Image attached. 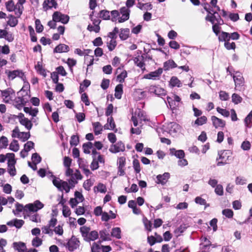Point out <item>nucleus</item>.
Here are the masks:
<instances>
[{"mask_svg": "<svg viewBox=\"0 0 252 252\" xmlns=\"http://www.w3.org/2000/svg\"><path fill=\"white\" fill-rule=\"evenodd\" d=\"M44 207V204L39 200L35 201L33 203H29L25 206L23 204L17 202L15 204V210H13L12 212L15 216H18L22 211L28 212H36Z\"/></svg>", "mask_w": 252, "mask_h": 252, "instance_id": "obj_1", "label": "nucleus"}, {"mask_svg": "<svg viewBox=\"0 0 252 252\" xmlns=\"http://www.w3.org/2000/svg\"><path fill=\"white\" fill-rule=\"evenodd\" d=\"M80 232L84 240L88 242L94 241L98 238V233L96 230L90 231V227L83 226L80 228Z\"/></svg>", "mask_w": 252, "mask_h": 252, "instance_id": "obj_2", "label": "nucleus"}, {"mask_svg": "<svg viewBox=\"0 0 252 252\" xmlns=\"http://www.w3.org/2000/svg\"><path fill=\"white\" fill-rule=\"evenodd\" d=\"M5 7L8 12H15V14L16 17L19 18L21 16L23 13V11L24 10V7L21 6L20 7L17 6L16 4H15V3L13 0H9L5 2Z\"/></svg>", "mask_w": 252, "mask_h": 252, "instance_id": "obj_3", "label": "nucleus"}, {"mask_svg": "<svg viewBox=\"0 0 252 252\" xmlns=\"http://www.w3.org/2000/svg\"><path fill=\"white\" fill-rule=\"evenodd\" d=\"M211 13L208 14L206 16L205 20L210 22L212 24H217L223 25L224 24L223 20L221 19L218 12L214 11V9H211Z\"/></svg>", "mask_w": 252, "mask_h": 252, "instance_id": "obj_4", "label": "nucleus"}, {"mask_svg": "<svg viewBox=\"0 0 252 252\" xmlns=\"http://www.w3.org/2000/svg\"><path fill=\"white\" fill-rule=\"evenodd\" d=\"M18 96L14 99V103L16 104H26L28 101V99L30 95L28 94V92L26 91L24 88H22L20 91L17 93Z\"/></svg>", "mask_w": 252, "mask_h": 252, "instance_id": "obj_5", "label": "nucleus"}, {"mask_svg": "<svg viewBox=\"0 0 252 252\" xmlns=\"http://www.w3.org/2000/svg\"><path fill=\"white\" fill-rule=\"evenodd\" d=\"M52 18L55 22H61L63 24H67L69 20V17L67 15L59 11H56L53 13Z\"/></svg>", "mask_w": 252, "mask_h": 252, "instance_id": "obj_6", "label": "nucleus"}, {"mask_svg": "<svg viewBox=\"0 0 252 252\" xmlns=\"http://www.w3.org/2000/svg\"><path fill=\"white\" fill-rule=\"evenodd\" d=\"M230 154L229 151H220L218 153L219 158H217V160L221 159L220 161H218L217 163V166L224 165L227 163V161L229 160V156L228 154Z\"/></svg>", "mask_w": 252, "mask_h": 252, "instance_id": "obj_7", "label": "nucleus"}, {"mask_svg": "<svg viewBox=\"0 0 252 252\" xmlns=\"http://www.w3.org/2000/svg\"><path fill=\"white\" fill-rule=\"evenodd\" d=\"M12 247L15 251L18 252H27V248L24 243L19 242H14L12 244ZM27 252H37V250L35 249H31Z\"/></svg>", "mask_w": 252, "mask_h": 252, "instance_id": "obj_8", "label": "nucleus"}, {"mask_svg": "<svg viewBox=\"0 0 252 252\" xmlns=\"http://www.w3.org/2000/svg\"><path fill=\"white\" fill-rule=\"evenodd\" d=\"M146 89L150 93L154 94L158 96L166 95V91L159 86L151 85Z\"/></svg>", "mask_w": 252, "mask_h": 252, "instance_id": "obj_9", "label": "nucleus"}, {"mask_svg": "<svg viewBox=\"0 0 252 252\" xmlns=\"http://www.w3.org/2000/svg\"><path fill=\"white\" fill-rule=\"evenodd\" d=\"M112 153H117L124 152L125 150V144L121 141H118L116 144H113L109 149Z\"/></svg>", "mask_w": 252, "mask_h": 252, "instance_id": "obj_10", "label": "nucleus"}, {"mask_svg": "<svg viewBox=\"0 0 252 252\" xmlns=\"http://www.w3.org/2000/svg\"><path fill=\"white\" fill-rule=\"evenodd\" d=\"M80 242L77 238L72 236L66 245V248L69 251H73L79 246Z\"/></svg>", "mask_w": 252, "mask_h": 252, "instance_id": "obj_11", "label": "nucleus"}, {"mask_svg": "<svg viewBox=\"0 0 252 252\" xmlns=\"http://www.w3.org/2000/svg\"><path fill=\"white\" fill-rule=\"evenodd\" d=\"M163 69L158 68L155 71H152L149 73L146 74L144 76V78L147 79L157 80L159 79L160 75L162 73Z\"/></svg>", "mask_w": 252, "mask_h": 252, "instance_id": "obj_12", "label": "nucleus"}, {"mask_svg": "<svg viewBox=\"0 0 252 252\" xmlns=\"http://www.w3.org/2000/svg\"><path fill=\"white\" fill-rule=\"evenodd\" d=\"M120 12L122 16L118 18L119 23H122L129 19L130 10L126 7H123L120 9Z\"/></svg>", "mask_w": 252, "mask_h": 252, "instance_id": "obj_13", "label": "nucleus"}, {"mask_svg": "<svg viewBox=\"0 0 252 252\" xmlns=\"http://www.w3.org/2000/svg\"><path fill=\"white\" fill-rule=\"evenodd\" d=\"M232 76L236 88L243 86L244 79L240 72H236V75Z\"/></svg>", "mask_w": 252, "mask_h": 252, "instance_id": "obj_14", "label": "nucleus"}, {"mask_svg": "<svg viewBox=\"0 0 252 252\" xmlns=\"http://www.w3.org/2000/svg\"><path fill=\"white\" fill-rule=\"evenodd\" d=\"M134 64L140 68L142 70L145 69V63H144V57L142 55L138 56L133 58Z\"/></svg>", "mask_w": 252, "mask_h": 252, "instance_id": "obj_15", "label": "nucleus"}, {"mask_svg": "<svg viewBox=\"0 0 252 252\" xmlns=\"http://www.w3.org/2000/svg\"><path fill=\"white\" fill-rule=\"evenodd\" d=\"M170 178V174L168 172H165L162 175H158L157 176V184H160L162 185H165Z\"/></svg>", "mask_w": 252, "mask_h": 252, "instance_id": "obj_16", "label": "nucleus"}, {"mask_svg": "<svg viewBox=\"0 0 252 252\" xmlns=\"http://www.w3.org/2000/svg\"><path fill=\"white\" fill-rule=\"evenodd\" d=\"M58 4L55 0H45L43 3V8L47 10L52 7L56 9Z\"/></svg>", "mask_w": 252, "mask_h": 252, "instance_id": "obj_17", "label": "nucleus"}, {"mask_svg": "<svg viewBox=\"0 0 252 252\" xmlns=\"http://www.w3.org/2000/svg\"><path fill=\"white\" fill-rule=\"evenodd\" d=\"M211 120L213 122V126L216 127L218 128L219 127H224L225 125V121L217 118L215 116H213L211 117Z\"/></svg>", "mask_w": 252, "mask_h": 252, "instance_id": "obj_18", "label": "nucleus"}, {"mask_svg": "<svg viewBox=\"0 0 252 252\" xmlns=\"http://www.w3.org/2000/svg\"><path fill=\"white\" fill-rule=\"evenodd\" d=\"M69 51V47L64 44H60L54 49V53H65Z\"/></svg>", "mask_w": 252, "mask_h": 252, "instance_id": "obj_19", "label": "nucleus"}, {"mask_svg": "<svg viewBox=\"0 0 252 252\" xmlns=\"http://www.w3.org/2000/svg\"><path fill=\"white\" fill-rule=\"evenodd\" d=\"M22 70H14L13 71H9L6 70L5 73L7 75L8 78L10 80H13L16 77H19L20 74H21Z\"/></svg>", "mask_w": 252, "mask_h": 252, "instance_id": "obj_20", "label": "nucleus"}, {"mask_svg": "<svg viewBox=\"0 0 252 252\" xmlns=\"http://www.w3.org/2000/svg\"><path fill=\"white\" fill-rule=\"evenodd\" d=\"M177 67V65L173 60H169L164 63L163 68L162 69L164 71H167Z\"/></svg>", "mask_w": 252, "mask_h": 252, "instance_id": "obj_21", "label": "nucleus"}, {"mask_svg": "<svg viewBox=\"0 0 252 252\" xmlns=\"http://www.w3.org/2000/svg\"><path fill=\"white\" fill-rule=\"evenodd\" d=\"M167 128L169 133H177L180 128L179 125L175 122H171L168 125Z\"/></svg>", "mask_w": 252, "mask_h": 252, "instance_id": "obj_22", "label": "nucleus"}, {"mask_svg": "<svg viewBox=\"0 0 252 252\" xmlns=\"http://www.w3.org/2000/svg\"><path fill=\"white\" fill-rule=\"evenodd\" d=\"M170 153L172 156H175L176 158L182 159L185 157L184 151L182 150H176L174 148L170 149Z\"/></svg>", "mask_w": 252, "mask_h": 252, "instance_id": "obj_23", "label": "nucleus"}, {"mask_svg": "<svg viewBox=\"0 0 252 252\" xmlns=\"http://www.w3.org/2000/svg\"><path fill=\"white\" fill-rule=\"evenodd\" d=\"M100 238L102 241H107L110 239L109 230L104 229L99 231Z\"/></svg>", "mask_w": 252, "mask_h": 252, "instance_id": "obj_24", "label": "nucleus"}, {"mask_svg": "<svg viewBox=\"0 0 252 252\" xmlns=\"http://www.w3.org/2000/svg\"><path fill=\"white\" fill-rule=\"evenodd\" d=\"M123 86L120 84L116 86L115 89V96L118 99H121L123 93Z\"/></svg>", "mask_w": 252, "mask_h": 252, "instance_id": "obj_25", "label": "nucleus"}, {"mask_svg": "<svg viewBox=\"0 0 252 252\" xmlns=\"http://www.w3.org/2000/svg\"><path fill=\"white\" fill-rule=\"evenodd\" d=\"M16 163V161H13L11 163H7L8 169L7 171L8 173L11 176H14L16 174V170L15 167V165Z\"/></svg>", "mask_w": 252, "mask_h": 252, "instance_id": "obj_26", "label": "nucleus"}, {"mask_svg": "<svg viewBox=\"0 0 252 252\" xmlns=\"http://www.w3.org/2000/svg\"><path fill=\"white\" fill-rule=\"evenodd\" d=\"M129 29L128 28L121 29L119 37L122 40H126L129 37Z\"/></svg>", "mask_w": 252, "mask_h": 252, "instance_id": "obj_27", "label": "nucleus"}, {"mask_svg": "<svg viewBox=\"0 0 252 252\" xmlns=\"http://www.w3.org/2000/svg\"><path fill=\"white\" fill-rule=\"evenodd\" d=\"M219 41L223 42H228L230 40V33L228 32H221L220 34L219 35Z\"/></svg>", "mask_w": 252, "mask_h": 252, "instance_id": "obj_28", "label": "nucleus"}, {"mask_svg": "<svg viewBox=\"0 0 252 252\" xmlns=\"http://www.w3.org/2000/svg\"><path fill=\"white\" fill-rule=\"evenodd\" d=\"M93 126L95 135H97L100 134L102 130L100 123L99 122H94L93 123Z\"/></svg>", "mask_w": 252, "mask_h": 252, "instance_id": "obj_29", "label": "nucleus"}, {"mask_svg": "<svg viewBox=\"0 0 252 252\" xmlns=\"http://www.w3.org/2000/svg\"><path fill=\"white\" fill-rule=\"evenodd\" d=\"M115 124L112 117H109L107 119V124L105 125L104 127L105 129H114L115 127Z\"/></svg>", "mask_w": 252, "mask_h": 252, "instance_id": "obj_30", "label": "nucleus"}, {"mask_svg": "<svg viewBox=\"0 0 252 252\" xmlns=\"http://www.w3.org/2000/svg\"><path fill=\"white\" fill-rule=\"evenodd\" d=\"M9 20L7 21V24L11 27H15L18 23V21L17 19V17H15L12 15H9Z\"/></svg>", "mask_w": 252, "mask_h": 252, "instance_id": "obj_31", "label": "nucleus"}, {"mask_svg": "<svg viewBox=\"0 0 252 252\" xmlns=\"http://www.w3.org/2000/svg\"><path fill=\"white\" fill-rule=\"evenodd\" d=\"M20 123L25 126V127L28 130H30L32 126V122L28 118H24L23 120L20 121Z\"/></svg>", "mask_w": 252, "mask_h": 252, "instance_id": "obj_32", "label": "nucleus"}, {"mask_svg": "<svg viewBox=\"0 0 252 252\" xmlns=\"http://www.w3.org/2000/svg\"><path fill=\"white\" fill-rule=\"evenodd\" d=\"M170 84L172 87L176 86L181 87L182 86L181 81L176 76H173L171 77L170 81Z\"/></svg>", "mask_w": 252, "mask_h": 252, "instance_id": "obj_33", "label": "nucleus"}, {"mask_svg": "<svg viewBox=\"0 0 252 252\" xmlns=\"http://www.w3.org/2000/svg\"><path fill=\"white\" fill-rule=\"evenodd\" d=\"M93 148V144L91 142L84 143L82 146L83 152L85 154H89L91 153L90 150Z\"/></svg>", "mask_w": 252, "mask_h": 252, "instance_id": "obj_34", "label": "nucleus"}, {"mask_svg": "<svg viewBox=\"0 0 252 252\" xmlns=\"http://www.w3.org/2000/svg\"><path fill=\"white\" fill-rule=\"evenodd\" d=\"M99 16L103 20H109L110 19V12L107 10H102L99 13Z\"/></svg>", "mask_w": 252, "mask_h": 252, "instance_id": "obj_35", "label": "nucleus"}, {"mask_svg": "<svg viewBox=\"0 0 252 252\" xmlns=\"http://www.w3.org/2000/svg\"><path fill=\"white\" fill-rule=\"evenodd\" d=\"M111 236L117 239L121 238V230L120 227H114L112 229Z\"/></svg>", "mask_w": 252, "mask_h": 252, "instance_id": "obj_36", "label": "nucleus"}, {"mask_svg": "<svg viewBox=\"0 0 252 252\" xmlns=\"http://www.w3.org/2000/svg\"><path fill=\"white\" fill-rule=\"evenodd\" d=\"M30 132H20L19 135H17V137L20 139L23 142H25L30 138Z\"/></svg>", "mask_w": 252, "mask_h": 252, "instance_id": "obj_37", "label": "nucleus"}, {"mask_svg": "<svg viewBox=\"0 0 252 252\" xmlns=\"http://www.w3.org/2000/svg\"><path fill=\"white\" fill-rule=\"evenodd\" d=\"M9 149L15 152H16L19 150V145L17 140H13L9 145Z\"/></svg>", "mask_w": 252, "mask_h": 252, "instance_id": "obj_38", "label": "nucleus"}, {"mask_svg": "<svg viewBox=\"0 0 252 252\" xmlns=\"http://www.w3.org/2000/svg\"><path fill=\"white\" fill-rule=\"evenodd\" d=\"M252 113L251 112H250L244 120L245 126L247 127L250 128L252 127Z\"/></svg>", "mask_w": 252, "mask_h": 252, "instance_id": "obj_39", "label": "nucleus"}, {"mask_svg": "<svg viewBox=\"0 0 252 252\" xmlns=\"http://www.w3.org/2000/svg\"><path fill=\"white\" fill-rule=\"evenodd\" d=\"M101 246L100 241L99 243L94 242L91 246V252H99V251L102 249Z\"/></svg>", "mask_w": 252, "mask_h": 252, "instance_id": "obj_40", "label": "nucleus"}, {"mask_svg": "<svg viewBox=\"0 0 252 252\" xmlns=\"http://www.w3.org/2000/svg\"><path fill=\"white\" fill-rule=\"evenodd\" d=\"M127 73L126 70H124L117 77V80L120 83H123L125 81V79L127 77Z\"/></svg>", "mask_w": 252, "mask_h": 252, "instance_id": "obj_41", "label": "nucleus"}, {"mask_svg": "<svg viewBox=\"0 0 252 252\" xmlns=\"http://www.w3.org/2000/svg\"><path fill=\"white\" fill-rule=\"evenodd\" d=\"M94 59L93 56H87L85 57V63L87 64V71L88 70V67L92 66L94 64Z\"/></svg>", "mask_w": 252, "mask_h": 252, "instance_id": "obj_42", "label": "nucleus"}, {"mask_svg": "<svg viewBox=\"0 0 252 252\" xmlns=\"http://www.w3.org/2000/svg\"><path fill=\"white\" fill-rule=\"evenodd\" d=\"M37 71L44 77L46 76V72L45 69L42 67L41 64H40L39 62H38L37 65L35 66Z\"/></svg>", "mask_w": 252, "mask_h": 252, "instance_id": "obj_43", "label": "nucleus"}, {"mask_svg": "<svg viewBox=\"0 0 252 252\" xmlns=\"http://www.w3.org/2000/svg\"><path fill=\"white\" fill-rule=\"evenodd\" d=\"M72 188L67 182L63 181L61 185V190H60L63 191L64 190L66 193H68L69 192L70 189Z\"/></svg>", "mask_w": 252, "mask_h": 252, "instance_id": "obj_44", "label": "nucleus"}, {"mask_svg": "<svg viewBox=\"0 0 252 252\" xmlns=\"http://www.w3.org/2000/svg\"><path fill=\"white\" fill-rule=\"evenodd\" d=\"M207 117L205 116H201L200 118H198L195 121V124L198 126H201L205 124L207 122Z\"/></svg>", "mask_w": 252, "mask_h": 252, "instance_id": "obj_45", "label": "nucleus"}, {"mask_svg": "<svg viewBox=\"0 0 252 252\" xmlns=\"http://www.w3.org/2000/svg\"><path fill=\"white\" fill-rule=\"evenodd\" d=\"M35 25L36 32L38 33L41 32L43 30V26L41 24L40 20L36 19L35 21Z\"/></svg>", "mask_w": 252, "mask_h": 252, "instance_id": "obj_46", "label": "nucleus"}, {"mask_svg": "<svg viewBox=\"0 0 252 252\" xmlns=\"http://www.w3.org/2000/svg\"><path fill=\"white\" fill-rule=\"evenodd\" d=\"M8 139L4 136L0 138V146L1 148H6L8 146Z\"/></svg>", "mask_w": 252, "mask_h": 252, "instance_id": "obj_47", "label": "nucleus"}, {"mask_svg": "<svg viewBox=\"0 0 252 252\" xmlns=\"http://www.w3.org/2000/svg\"><path fill=\"white\" fill-rule=\"evenodd\" d=\"M32 159L33 163L37 164L41 162V158L37 153H35L32 155Z\"/></svg>", "mask_w": 252, "mask_h": 252, "instance_id": "obj_48", "label": "nucleus"}, {"mask_svg": "<svg viewBox=\"0 0 252 252\" xmlns=\"http://www.w3.org/2000/svg\"><path fill=\"white\" fill-rule=\"evenodd\" d=\"M222 214L227 218H232L233 216V212L229 209H225L222 210Z\"/></svg>", "mask_w": 252, "mask_h": 252, "instance_id": "obj_49", "label": "nucleus"}, {"mask_svg": "<svg viewBox=\"0 0 252 252\" xmlns=\"http://www.w3.org/2000/svg\"><path fill=\"white\" fill-rule=\"evenodd\" d=\"M133 167L136 173H139L140 172L141 168L138 160L134 159L133 160Z\"/></svg>", "mask_w": 252, "mask_h": 252, "instance_id": "obj_50", "label": "nucleus"}, {"mask_svg": "<svg viewBox=\"0 0 252 252\" xmlns=\"http://www.w3.org/2000/svg\"><path fill=\"white\" fill-rule=\"evenodd\" d=\"M63 181L60 180L59 178H57L54 177L53 180V184L59 190H61V185Z\"/></svg>", "mask_w": 252, "mask_h": 252, "instance_id": "obj_51", "label": "nucleus"}, {"mask_svg": "<svg viewBox=\"0 0 252 252\" xmlns=\"http://www.w3.org/2000/svg\"><path fill=\"white\" fill-rule=\"evenodd\" d=\"M79 142V137L77 135H73L71 137V139L70 141V144L71 146H77Z\"/></svg>", "mask_w": 252, "mask_h": 252, "instance_id": "obj_52", "label": "nucleus"}, {"mask_svg": "<svg viewBox=\"0 0 252 252\" xmlns=\"http://www.w3.org/2000/svg\"><path fill=\"white\" fill-rule=\"evenodd\" d=\"M195 201L197 204H199L201 205H205V208L209 206V205L208 204L206 203V201L205 199L201 198V197L197 196L195 199Z\"/></svg>", "mask_w": 252, "mask_h": 252, "instance_id": "obj_53", "label": "nucleus"}, {"mask_svg": "<svg viewBox=\"0 0 252 252\" xmlns=\"http://www.w3.org/2000/svg\"><path fill=\"white\" fill-rule=\"evenodd\" d=\"M215 193L220 196H222L223 194V189L221 185L219 184L216 187L215 189Z\"/></svg>", "mask_w": 252, "mask_h": 252, "instance_id": "obj_54", "label": "nucleus"}, {"mask_svg": "<svg viewBox=\"0 0 252 252\" xmlns=\"http://www.w3.org/2000/svg\"><path fill=\"white\" fill-rule=\"evenodd\" d=\"M217 111L218 113L221 114L223 116L225 117H228L229 116L230 113L229 112L225 109H222L220 107L217 108Z\"/></svg>", "mask_w": 252, "mask_h": 252, "instance_id": "obj_55", "label": "nucleus"}, {"mask_svg": "<svg viewBox=\"0 0 252 252\" xmlns=\"http://www.w3.org/2000/svg\"><path fill=\"white\" fill-rule=\"evenodd\" d=\"M242 100V97L236 94H233L232 95V101L235 104H238Z\"/></svg>", "mask_w": 252, "mask_h": 252, "instance_id": "obj_56", "label": "nucleus"}, {"mask_svg": "<svg viewBox=\"0 0 252 252\" xmlns=\"http://www.w3.org/2000/svg\"><path fill=\"white\" fill-rule=\"evenodd\" d=\"M71 214V211L69 207L66 205H63V216L66 218L70 216Z\"/></svg>", "mask_w": 252, "mask_h": 252, "instance_id": "obj_57", "label": "nucleus"}, {"mask_svg": "<svg viewBox=\"0 0 252 252\" xmlns=\"http://www.w3.org/2000/svg\"><path fill=\"white\" fill-rule=\"evenodd\" d=\"M34 144L32 141H29L24 145V150L27 152L30 151L33 148Z\"/></svg>", "mask_w": 252, "mask_h": 252, "instance_id": "obj_58", "label": "nucleus"}, {"mask_svg": "<svg viewBox=\"0 0 252 252\" xmlns=\"http://www.w3.org/2000/svg\"><path fill=\"white\" fill-rule=\"evenodd\" d=\"M118 167H124L126 165V158L124 157H121L118 158L117 162Z\"/></svg>", "mask_w": 252, "mask_h": 252, "instance_id": "obj_59", "label": "nucleus"}, {"mask_svg": "<svg viewBox=\"0 0 252 252\" xmlns=\"http://www.w3.org/2000/svg\"><path fill=\"white\" fill-rule=\"evenodd\" d=\"M56 72L58 74H60L63 76H65L67 74L66 71L63 66H59L56 68Z\"/></svg>", "mask_w": 252, "mask_h": 252, "instance_id": "obj_60", "label": "nucleus"}, {"mask_svg": "<svg viewBox=\"0 0 252 252\" xmlns=\"http://www.w3.org/2000/svg\"><path fill=\"white\" fill-rule=\"evenodd\" d=\"M14 226L17 229L21 228L25 223V221L22 220H18L17 219H14Z\"/></svg>", "mask_w": 252, "mask_h": 252, "instance_id": "obj_61", "label": "nucleus"}, {"mask_svg": "<svg viewBox=\"0 0 252 252\" xmlns=\"http://www.w3.org/2000/svg\"><path fill=\"white\" fill-rule=\"evenodd\" d=\"M42 244V240L39 237H36L32 240V245L34 247H37Z\"/></svg>", "mask_w": 252, "mask_h": 252, "instance_id": "obj_62", "label": "nucleus"}, {"mask_svg": "<svg viewBox=\"0 0 252 252\" xmlns=\"http://www.w3.org/2000/svg\"><path fill=\"white\" fill-rule=\"evenodd\" d=\"M111 15V20L112 22H116L117 20V17L119 16V12L118 10H112L110 13V16Z\"/></svg>", "mask_w": 252, "mask_h": 252, "instance_id": "obj_63", "label": "nucleus"}, {"mask_svg": "<svg viewBox=\"0 0 252 252\" xmlns=\"http://www.w3.org/2000/svg\"><path fill=\"white\" fill-rule=\"evenodd\" d=\"M219 96L221 100H227L229 98V95L227 93L224 91H221L219 93Z\"/></svg>", "mask_w": 252, "mask_h": 252, "instance_id": "obj_64", "label": "nucleus"}]
</instances>
